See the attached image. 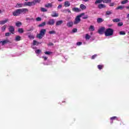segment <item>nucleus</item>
Instances as JSON below:
<instances>
[{
	"label": "nucleus",
	"instance_id": "1",
	"mask_svg": "<svg viewBox=\"0 0 129 129\" xmlns=\"http://www.w3.org/2000/svg\"><path fill=\"white\" fill-rule=\"evenodd\" d=\"M84 15H85V13H83L80 14L79 15H78L75 19L74 24L77 25L78 24H79V23L81 22V19H80V18H81V17H82L83 16H84Z\"/></svg>",
	"mask_w": 129,
	"mask_h": 129
},
{
	"label": "nucleus",
	"instance_id": "2",
	"mask_svg": "<svg viewBox=\"0 0 129 129\" xmlns=\"http://www.w3.org/2000/svg\"><path fill=\"white\" fill-rule=\"evenodd\" d=\"M46 30L45 29H41L40 32L39 33L37 34L36 35L37 38H38V39H42V38H43V36H45V34H46Z\"/></svg>",
	"mask_w": 129,
	"mask_h": 129
},
{
	"label": "nucleus",
	"instance_id": "3",
	"mask_svg": "<svg viewBox=\"0 0 129 129\" xmlns=\"http://www.w3.org/2000/svg\"><path fill=\"white\" fill-rule=\"evenodd\" d=\"M113 32H114L113 29L111 28H108L105 31L104 34L106 37H109L113 35Z\"/></svg>",
	"mask_w": 129,
	"mask_h": 129
},
{
	"label": "nucleus",
	"instance_id": "4",
	"mask_svg": "<svg viewBox=\"0 0 129 129\" xmlns=\"http://www.w3.org/2000/svg\"><path fill=\"white\" fill-rule=\"evenodd\" d=\"M13 16H14L15 17H18L21 15V10L20 9H17L15 11H14L12 13Z\"/></svg>",
	"mask_w": 129,
	"mask_h": 129
},
{
	"label": "nucleus",
	"instance_id": "5",
	"mask_svg": "<svg viewBox=\"0 0 129 129\" xmlns=\"http://www.w3.org/2000/svg\"><path fill=\"white\" fill-rule=\"evenodd\" d=\"M105 32V27H101L98 30V33L100 35H103L104 33Z\"/></svg>",
	"mask_w": 129,
	"mask_h": 129
},
{
	"label": "nucleus",
	"instance_id": "6",
	"mask_svg": "<svg viewBox=\"0 0 129 129\" xmlns=\"http://www.w3.org/2000/svg\"><path fill=\"white\" fill-rule=\"evenodd\" d=\"M24 6L27 7H32V6H35L34 2H27L24 3Z\"/></svg>",
	"mask_w": 129,
	"mask_h": 129
},
{
	"label": "nucleus",
	"instance_id": "7",
	"mask_svg": "<svg viewBox=\"0 0 129 129\" xmlns=\"http://www.w3.org/2000/svg\"><path fill=\"white\" fill-rule=\"evenodd\" d=\"M20 14H27V13H29V10L27 8L20 9Z\"/></svg>",
	"mask_w": 129,
	"mask_h": 129
},
{
	"label": "nucleus",
	"instance_id": "8",
	"mask_svg": "<svg viewBox=\"0 0 129 129\" xmlns=\"http://www.w3.org/2000/svg\"><path fill=\"white\" fill-rule=\"evenodd\" d=\"M9 43H10V40L9 39H5L0 41V44H1L2 46H5V45L9 44Z\"/></svg>",
	"mask_w": 129,
	"mask_h": 129
},
{
	"label": "nucleus",
	"instance_id": "9",
	"mask_svg": "<svg viewBox=\"0 0 129 129\" xmlns=\"http://www.w3.org/2000/svg\"><path fill=\"white\" fill-rule=\"evenodd\" d=\"M47 25L49 26H53L55 24V20L54 19H50L47 22Z\"/></svg>",
	"mask_w": 129,
	"mask_h": 129
},
{
	"label": "nucleus",
	"instance_id": "10",
	"mask_svg": "<svg viewBox=\"0 0 129 129\" xmlns=\"http://www.w3.org/2000/svg\"><path fill=\"white\" fill-rule=\"evenodd\" d=\"M9 32L12 34V35H14L15 34V27L13 26H10L9 28Z\"/></svg>",
	"mask_w": 129,
	"mask_h": 129
},
{
	"label": "nucleus",
	"instance_id": "11",
	"mask_svg": "<svg viewBox=\"0 0 129 129\" xmlns=\"http://www.w3.org/2000/svg\"><path fill=\"white\" fill-rule=\"evenodd\" d=\"M73 24H74V23H73V21H69L67 23V27H68V28H72V27H73Z\"/></svg>",
	"mask_w": 129,
	"mask_h": 129
},
{
	"label": "nucleus",
	"instance_id": "12",
	"mask_svg": "<svg viewBox=\"0 0 129 129\" xmlns=\"http://www.w3.org/2000/svg\"><path fill=\"white\" fill-rule=\"evenodd\" d=\"M58 16L59 14H58L56 11H53L51 14V17H52V18H57V17H58Z\"/></svg>",
	"mask_w": 129,
	"mask_h": 129
},
{
	"label": "nucleus",
	"instance_id": "13",
	"mask_svg": "<svg viewBox=\"0 0 129 129\" xmlns=\"http://www.w3.org/2000/svg\"><path fill=\"white\" fill-rule=\"evenodd\" d=\"M98 9H100V10H101V9H104L106 8V6L104 4H101L98 5Z\"/></svg>",
	"mask_w": 129,
	"mask_h": 129
},
{
	"label": "nucleus",
	"instance_id": "14",
	"mask_svg": "<svg viewBox=\"0 0 129 129\" xmlns=\"http://www.w3.org/2000/svg\"><path fill=\"white\" fill-rule=\"evenodd\" d=\"M72 11L76 13H79V12H81V10L79 9L78 8H74L72 9Z\"/></svg>",
	"mask_w": 129,
	"mask_h": 129
},
{
	"label": "nucleus",
	"instance_id": "15",
	"mask_svg": "<svg viewBox=\"0 0 129 129\" xmlns=\"http://www.w3.org/2000/svg\"><path fill=\"white\" fill-rule=\"evenodd\" d=\"M62 24H63V20H59V21H56V22L55 23V25L56 26H60V25H62Z\"/></svg>",
	"mask_w": 129,
	"mask_h": 129
},
{
	"label": "nucleus",
	"instance_id": "16",
	"mask_svg": "<svg viewBox=\"0 0 129 129\" xmlns=\"http://www.w3.org/2000/svg\"><path fill=\"white\" fill-rule=\"evenodd\" d=\"M24 5L23 4H17L15 8L18 9L19 8H23Z\"/></svg>",
	"mask_w": 129,
	"mask_h": 129
},
{
	"label": "nucleus",
	"instance_id": "17",
	"mask_svg": "<svg viewBox=\"0 0 129 129\" xmlns=\"http://www.w3.org/2000/svg\"><path fill=\"white\" fill-rule=\"evenodd\" d=\"M103 21H104V20H103L102 18H98L97 19V22L98 24H100V23H102V22H103Z\"/></svg>",
	"mask_w": 129,
	"mask_h": 129
},
{
	"label": "nucleus",
	"instance_id": "18",
	"mask_svg": "<svg viewBox=\"0 0 129 129\" xmlns=\"http://www.w3.org/2000/svg\"><path fill=\"white\" fill-rule=\"evenodd\" d=\"M8 22H9V19H6L5 20L1 21H0V25H5V24Z\"/></svg>",
	"mask_w": 129,
	"mask_h": 129
},
{
	"label": "nucleus",
	"instance_id": "19",
	"mask_svg": "<svg viewBox=\"0 0 129 129\" xmlns=\"http://www.w3.org/2000/svg\"><path fill=\"white\" fill-rule=\"evenodd\" d=\"M64 6L66 8L70 7V3H69V2H68V1H66L64 2Z\"/></svg>",
	"mask_w": 129,
	"mask_h": 129
},
{
	"label": "nucleus",
	"instance_id": "20",
	"mask_svg": "<svg viewBox=\"0 0 129 129\" xmlns=\"http://www.w3.org/2000/svg\"><path fill=\"white\" fill-rule=\"evenodd\" d=\"M80 8L83 11L84 10H86V6L84 5V4H81Z\"/></svg>",
	"mask_w": 129,
	"mask_h": 129
},
{
	"label": "nucleus",
	"instance_id": "21",
	"mask_svg": "<svg viewBox=\"0 0 129 129\" xmlns=\"http://www.w3.org/2000/svg\"><path fill=\"white\" fill-rule=\"evenodd\" d=\"M21 36H19V35H17L15 37V41L16 42H18L19 41H21Z\"/></svg>",
	"mask_w": 129,
	"mask_h": 129
},
{
	"label": "nucleus",
	"instance_id": "22",
	"mask_svg": "<svg viewBox=\"0 0 129 129\" xmlns=\"http://www.w3.org/2000/svg\"><path fill=\"white\" fill-rule=\"evenodd\" d=\"M7 27H8V25H4L1 28L2 32H5V31H6V29H7Z\"/></svg>",
	"mask_w": 129,
	"mask_h": 129
},
{
	"label": "nucleus",
	"instance_id": "23",
	"mask_svg": "<svg viewBox=\"0 0 129 129\" xmlns=\"http://www.w3.org/2000/svg\"><path fill=\"white\" fill-rule=\"evenodd\" d=\"M97 67L99 70H101L102 69H103L104 66L103 64H99L97 66Z\"/></svg>",
	"mask_w": 129,
	"mask_h": 129
},
{
	"label": "nucleus",
	"instance_id": "24",
	"mask_svg": "<svg viewBox=\"0 0 129 129\" xmlns=\"http://www.w3.org/2000/svg\"><path fill=\"white\" fill-rule=\"evenodd\" d=\"M18 32H19L20 34H23V33H24V29L19 28L18 30Z\"/></svg>",
	"mask_w": 129,
	"mask_h": 129
},
{
	"label": "nucleus",
	"instance_id": "25",
	"mask_svg": "<svg viewBox=\"0 0 129 129\" xmlns=\"http://www.w3.org/2000/svg\"><path fill=\"white\" fill-rule=\"evenodd\" d=\"M45 8H52V5L51 3H48L47 4H45Z\"/></svg>",
	"mask_w": 129,
	"mask_h": 129
},
{
	"label": "nucleus",
	"instance_id": "26",
	"mask_svg": "<svg viewBox=\"0 0 129 129\" xmlns=\"http://www.w3.org/2000/svg\"><path fill=\"white\" fill-rule=\"evenodd\" d=\"M123 9H124V6H119L116 8V10H123Z\"/></svg>",
	"mask_w": 129,
	"mask_h": 129
},
{
	"label": "nucleus",
	"instance_id": "27",
	"mask_svg": "<svg viewBox=\"0 0 129 129\" xmlns=\"http://www.w3.org/2000/svg\"><path fill=\"white\" fill-rule=\"evenodd\" d=\"M102 2L104 4H108L111 3V0H102Z\"/></svg>",
	"mask_w": 129,
	"mask_h": 129
},
{
	"label": "nucleus",
	"instance_id": "28",
	"mask_svg": "<svg viewBox=\"0 0 129 129\" xmlns=\"http://www.w3.org/2000/svg\"><path fill=\"white\" fill-rule=\"evenodd\" d=\"M16 27H21L22 26V22L18 21L17 23H16Z\"/></svg>",
	"mask_w": 129,
	"mask_h": 129
},
{
	"label": "nucleus",
	"instance_id": "29",
	"mask_svg": "<svg viewBox=\"0 0 129 129\" xmlns=\"http://www.w3.org/2000/svg\"><path fill=\"white\" fill-rule=\"evenodd\" d=\"M102 0H96L95 2V5H97V4H101L102 3Z\"/></svg>",
	"mask_w": 129,
	"mask_h": 129
},
{
	"label": "nucleus",
	"instance_id": "30",
	"mask_svg": "<svg viewBox=\"0 0 129 129\" xmlns=\"http://www.w3.org/2000/svg\"><path fill=\"white\" fill-rule=\"evenodd\" d=\"M44 26H46V22H42L41 24H39L38 25V27H44Z\"/></svg>",
	"mask_w": 129,
	"mask_h": 129
},
{
	"label": "nucleus",
	"instance_id": "31",
	"mask_svg": "<svg viewBox=\"0 0 129 129\" xmlns=\"http://www.w3.org/2000/svg\"><path fill=\"white\" fill-rule=\"evenodd\" d=\"M113 22H114V23H118V22H120V19L118 18L114 19H113Z\"/></svg>",
	"mask_w": 129,
	"mask_h": 129
},
{
	"label": "nucleus",
	"instance_id": "32",
	"mask_svg": "<svg viewBox=\"0 0 129 129\" xmlns=\"http://www.w3.org/2000/svg\"><path fill=\"white\" fill-rule=\"evenodd\" d=\"M128 3V0H124L121 2V5H125Z\"/></svg>",
	"mask_w": 129,
	"mask_h": 129
},
{
	"label": "nucleus",
	"instance_id": "33",
	"mask_svg": "<svg viewBox=\"0 0 129 129\" xmlns=\"http://www.w3.org/2000/svg\"><path fill=\"white\" fill-rule=\"evenodd\" d=\"M86 40H89L91 37L88 34H86Z\"/></svg>",
	"mask_w": 129,
	"mask_h": 129
},
{
	"label": "nucleus",
	"instance_id": "34",
	"mask_svg": "<svg viewBox=\"0 0 129 129\" xmlns=\"http://www.w3.org/2000/svg\"><path fill=\"white\" fill-rule=\"evenodd\" d=\"M112 14V12L111 11H107L106 12V16H109V15H111Z\"/></svg>",
	"mask_w": 129,
	"mask_h": 129
},
{
	"label": "nucleus",
	"instance_id": "35",
	"mask_svg": "<svg viewBox=\"0 0 129 129\" xmlns=\"http://www.w3.org/2000/svg\"><path fill=\"white\" fill-rule=\"evenodd\" d=\"M89 30L90 31H94L95 30L94 26L92 25L90 26L89 28Z\"/></svg>",
	"mask_w": 129,
	"mask_h": 129
},
{
	"label": "nucleus",
	"instance_id": "36",
	"mask_svg": "<svg viewBox=\"0 0 129 129\" xmlns=\"http://www.w3.org/2000/svg\"><path fill=\"white\" fill-rule=\"evenodd\" d=\"M48 33L49 34H50V35H53V34H56V31L53 30V31H49Z\"/></svg>",
	"mask_w": 129,
	"mask_h": 129
},
{
	"label": "nucleus",
	"instance_id": "37",
	"mask_svg": "<svg viewBox=\"0 0 129 129\" xmlns=\"http://www.w3.org/2000/svg\"><path fill=\"white\" fill-rule=\"evenodd\" d=\"M40 44V42H38V41L36 40H33V45H39Z\"/></svg>",
	"mask_w": 129,
	"mask_h": 129
},
{
	"label": "nucleus",
	"instance_id": "38",
	"mask_svg": "<svg viewBox=\"0 0 129 129\" xmlns=\"http://www.w3.org/2000/svg\"><path fill=\"white\" fill-rule=\"evenodd\" d=\"M26 20L27 21H34V18H31L27 17L26 18Z\"/></svg>",
	"mask_w": 129,
	"mask_h": 129
},
{
	"label": "nucleus",
	"instance_id": "39",
	"mask_svg": "<svg viewBox=\"0 0 129 129\" xmlns=\"http://www.w3.org/2000/svg\"><path fill=\"white\" fill-rule=\"evenodd\" d=\"M123 23L122 22H119L118 24H117V26L118 27H121V26H123Z\"/></svg>",
	"mask_w": 129,
	"mask_h": 129
},
{
	"label": "nucleus",
	"instance_id": "40",
	"mask_svg": "<svg viewBox=\"0 0 129 129\" xmlns=\"http://www.w3.org/2000/svg\"><path fill=\"white\" fill-rule=\"evenodd\" d=\"M36 21H37V22H41V21H42V18L40 17H37L36 19Z\"/></svg>",
	"mask_w": 129,
	"mask_h": 129
},
{
	"label": "nucleus",
	"instance_id": "41",
	"mask_svg": "<svg viewBox=\"0 0 129 129\" xmlns=\"http://www.w3.org/2000/svg\"><path fill=\"white\" fill-rule=\"evenodd\" d=\"M44 54H45V55H50L52 54V52L50 51H45L44 52Z\"/></svg>",
	"mask_w": 129,
	"mask_h": 129
},
{
	"label": "nucleus",
	"instance_id": "42",
	"mask_svg": "<svg viewBox=\"0 0 129 129\" xmlns=\"http://www.w3.org/2000/svg\"><path fill=\"white\" fill-rule=\"evenodd\" d=\"M41 52H42V51H41V50H40V49H37L35 51L36 54H40V53H41Z\"/></svg>",
	"mask_w": 129,
	"mask_h": 129
},
{
	"label": "nucleus",
	"instance_id": "43",
	"mask_svg": "<svg viewBox=\"0 0 129 129\" xmlns=\"http://www.w3.org/2000/svg\"><path fill=\"white\" fill-rule=\"evenodd\" d=\"M63 12H64V13H67V12H68V13H71V11H70V10H69V9L64 10L63 11Z\"/></svg>",
	"mask_w": 129,
	"mask_h": 129
},
{
	"label": "nucleus",
	"instance_id": "44",
	"mask_svg": "<svg viewBox=\"0 0 129 129\" xmlns=\"http://www.w3.org/2000/svg\"><path fill=\"white\" fill-rule=\"evenodd\" d=\"M110 119L111 120H114V119H117V117H116V116H113V117L110 118Z\"/></svg>",
	"mask_w": 129,
	"mask_h": 129
},
{
	"label": "nucleus",
	"instance_id": "45",
	"mask_svg": "<svg viewBox=\"0 0 129 129\" xmlns=\"http://www.w3.org/2000/svg\"><path fill=\"white\" fill-rule=\"evenodd\" d=\"M41 12H47L48 10H47V9L44 8H42L41 9Z\"/></svg>",
	"mask_w": 129,
	"mask_h": 129
},
{
	"label": "nucleus",
	"instance_id": "46",
	"mask_svg": "<svg viewBox=\"0 0 129 129\" xmlns=\"http://www.w3.org/2000/svg\"><path fill=\"white\" fill-rule=\"evenodd\" d=\"M97 57V54H94V55H93L92 56L91 59H95Z\"/></svg>",
	"mask_w": 129,
	"mask_h": 129
},
{
	"label": "nucleus",
	"instance_id": "47",
	"mask_svg": "<svg viewBox=\"0 0 129 129\" xmlns=\"http://www.w3.org/2000/svg\"><path fill=\"white\" fill-rule=\"evenodd\" d=\"M33 2L35 3V5H36L37 3L39 4V3H41V0H35Z\"/></svg>",
	"mask_w": 129,
	"mask_h": 129
},
{
	"label": "nucleus",
	"instance_id": "48",
	"mask_svg": "<svg viewBox=\"0 0 129 129\" xmlns=\"http://www.w3.org/2000/svg\"><path fill=\"white\" fill-rule=\"evenodd\" d=\"M119 35H125V32H124V31H120L119 32Z\"/></svg>",
	"mask_w": 129,
	"mask_h": 129
},
{
	"label": "nucleus",
	"instance_id": "49",
	"mask_svg": "<svg viewBox=\"0 0 129 129\" xmlns=\"http://www.w3.org/2000/svg\"><path fill=\"white\" fill-rule=\"evenodd\" d=\"M82 19L83 20H86V19H88V15H85L84 17H82Z\"/></svg>",
	"mask_w": 129,
	"mask_h": 129
},
{
	"label": "nucleus",
	"instance_id": "50",
	"mask_svg": "<svg viewBox=\"0 0 129 129\" xmlns=\"http://www.w3.org/2000/svg\"><path fill=\"white\" fill-rule=\"evenodd\" d=\"M10 35H11V33L10 32H7L5 34L6 37H9L10 36Z\"/></svg>",
	"mask_w": 129,
	"mask_h": 129
},
{
	"label": "nucleus",
	"instance_id": "51",
	"mask_svg": "<svg viewBox=\"0 0 129 129\" xmlns=\"http://www.w3.org/2000/svg\"><path fill=\"white\" fill-rule=\"evenodd\" d=\"M28 37L29 39H34V36L33 35H30L28 36Z\"/></svg>",
	"mask_w": 129,
	"mask_h": 129
},
{
	"label": "nucleus",
	"instance_id": "52",
	"mask_svg": "<svg viewBox=\"0 0 129 129\" xmlns=\"http://www.w3.org/2000/svg\"><path fill=\"white\" fill-rule=\"evenodd\" d=\"M72 32H73V33H76V32H77V29H76V28L73 29L72 30Z\"/></svg>",
	"mask_w": 129,
	"mask_h": 129
},
{
	"label": "nucleus",
	"instance_id": "53",
	"mask_svg": "<svg viewBox=\"0 0 129 129\" xmlns=\"http://www.w3.org/2000/svg\"><path fill=\"white\" fill-rule=\"evenodd\" d=\"M77 46H80L81 45H82V42H78L77 43Z\"/></svg>",
	"mask_w": 129,
	"mask_h": 129
},
{
	"label": "nucleus",
	"instance_id": "54",
	"mask_svg": "<svg viewBox=\"0 0 129 129\" xmlns=\"http://www.w3.org/2000/svg\"><path fill=\"white\" fill-rule=\"evenodd\" d=\"M110 7H114V3H111L109 5Z\"/></svg>",
	"mask_w": 129,
	"mask_h": 129
},
{
	"label": "nucleus",
	"instance_id": "55",
	"mask_svg": "<svg viewBox=\"0 0 129 129\" xmlns=\"http://www.w3.org/2000/svg\"><path fill=\"white\" fill-rule=\"evenodd\" d=\"M43 59H44V60H47L48 59V57L47 56H43L42 57Z\"/></svg>",
	"mask_w": 129,
	"mask_h": 129
},
{
	"label": "nucleus",
	"instance_id": "56",
	"mask_svg": "<svg viewBox=\"0 0 129 129\" xmlns=\"http://www.w3.org/2000/svg\"><path fill=\"white\" fill-rule=\"evenodd\" d=\"M34 30V28H33V27H31V29H29L28 30V32H30L31 31H33Z\"/></svg>",
	"mask_w": 129,
	"mask_h": 129
},
{
	"label": "nucleus",
	"instance_id": "57",
	"mask_svg": "<svg viewBox=\"0 0 129 129\" xmlns=\"http://www.w3.org/2000/svg\"><path fill=\"white\" fill-rule=\"evenodd\" d=\"M61 8H62V5H59L58 6L57 9H61Z\"/></svg>",
	"mask_w": 129,
	"mask_h": 129
},
{
	"label": "nucleus",
	"instance_id": "58",
	"mask_svg": "<svg viewBox=\"0 0 129 129\" xmlns=\"http://www.w3.org/2000/svg\"><path fill=\"white\" fill-rule=\"evenodd\" d=\"M49 46H53L54 45V44L52 42H50V43H49Z\"/></svg>",
	"mask_w": 129,
	"mask_h": 129
},
{
	"label": "nucleus",
	"instance_id": "59",
	"mask_svg": "<svg viewBox=\"0 0 129 129\" xmlns=\"http://www.w3.org/2000/svg\"><path fill=\"white\" fill-rule=\"evenodd\" d=\"M126 19H127V20L129 21V14H128L126 16Z\"/></svg>",
	"mask_w": 129,
	"mask_h": 129
},
{
	"label": "nucleus",
	"instance_id": "60",
	"mask_svg": "<svg viewBox=\"0 0 129 129\" xmlns=\"http://www.w3.org/2000/svg\"><path fill=\"white\" fill-rule=\"evenodd\" d=\"M120 124V125H124V123H123V122H121Z\"/></svg>",
	"mask_w": 129,
	"mask_h": 129
},
{
	"label": "nucleus",
	"instance_id": "61",
	"mask_svg": "<svg viewBox=\"0 0 129 129\" xmlns=\"http://www.w3.org/2000/svg\"><path fill=\"white\" fill-rule=\"evenodd\" d=\"M83 2H85V3H86L87 2H89V0H83Z\"/></svg>",
	"mask_w": 129,
	"mask_h": 129
},
{
	"label": "nucleus",
	"instance_id": "62",
	"mask_svg": "<svg viewBox=\"0 0 129 129\" xmlns=\"http://www.w3.org/2000/svg\"><path fill=\"white\" fill-rule=\"evenodd\" d=\"M67 19H68V20H71V17H69Z\"/></svg>",
	"mask_w": 129,
	"mask_h": 129
},
{
	"label": "nucleus",
	"instance_id": "63",
	"mask_svg": "<svg viewBox=\"0 0 129 129\" xmlns=\"http://www.w3.org/2000/svg\"><path fill=\"white\" fill-rule=\"evenodd\" d=\"M58 2H62L63 0H57Z\"/></svg>",
	"mask_w": 129,
	"mask_h": 129
},
{
	"label": "nucleus",
	"instance_id": "64",
	"mask_svg": "<svg viewBox=\"0 0 129 129\" xmlns=\"http://www.w3.org/2000/svg\"><path fill=\"white\" fill-rule=\"evenodd\" d=\"M1 13H2V11L0 10V14H1Z\"/></svg>",
	"mask_w": 129,
	"mask_h": 129
}]
</instances>
